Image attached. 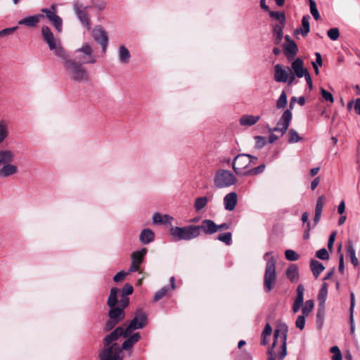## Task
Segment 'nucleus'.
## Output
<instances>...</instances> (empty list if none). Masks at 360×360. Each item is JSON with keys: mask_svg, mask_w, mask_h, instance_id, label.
Instances as JSON below:
<instances>
[{"mask_svg": "<svg viewBox=\"0 0 360 360\" xmlns=\"http://www.w3.org/2000/svg\"><path fill=\"white\" fill-rule=\"evenodd\" d=\"M121 328H115L103 339L104 348L101 350L100 360H122V349L117 343H113L121 337Z\"/></svg>", "mask_w": 360, "mask_h": 360, "instance_id": "nucleus-1", "label": "nucleus"}, {"mask_svg": "<svg viewBox=\"0 0 360 360\" xmlns=\"http://www.w3.org/2000/svg\"><path fill=\"white\" fill-rule=\"evenodd\" d=\"M288 336V326L285 324L281 325L279 329H276L274 333V342L271 347L268 349L267 360H276V353L274 351L276 345L280 343V352L278 353V360H283L287 355L286 340Z\"/></svg>", "mask_w": 360, "mask_h": 360, "instance_id": "nucleus-2", "label": "nucleus"}, {"mask_svg": "<svg viewBox=\"0 0 360 360\" xmlns=\"http://www.w3.org/2000/svg\"><path fill=\"white\" fill-rule=\"evenodd\" d=\"M61 59L63 60L65 70L72 80L77 82H84L89 81V73L82 65L77 63L75 60L69 58L68 53L65 54V58Z\"/></svg>", "mask_w": 360, "mask_h": 360, "instance_id": "nucleus-3", "label": "nucleus"}, {"mask_svg": "<svg viewBox=\"0 0 360 360\" xmlns=\"http://www.w3.org/2000/svg\"><path fill=\"white\" fill-rule=\"evenodd\" d=\"M292 112L290 110H285L281 115L276 127L274 128H269V132L270 133L269 142L274 143L275 141L283 136L287 131L292 120Z\"/></svg>", "mask_w": 360, "mask_h": 360, "instance_id": "nucleus-4", "label": "nucleus"}, {"mask_svg": "<svg viewBox=\"0 0 360 360\" xmlns=\"http://www.w3.org/2000/svg\"><path fill=\"white\" fill-rule=\"evenodd\" d=\"M14 153L9 150H0V177L6 178L10 176L14 175L18 172V167L11 164L14 160Z\"/></svg>", "mask_w": 360, "mask_h": 360, "instance_id": "nucleus-5", "label": "nucleus"}, {"mask_svg": "<svg viewBox=\"0 0 360 360\" xmlns=\"http://www.w3.org/2000/svg\"><path fill=\"white\" fill-rule=\"evenodd\" d=\"M41 35L44 41L48 44L49 49L54 51L56 56L60 58H65L67 52L61 46L60 41L54 37L48 26L44 25L41 27Z\"/></svg>", "mask_w": 360, "mask_h": 360, "instance_id": "nucleus-6", "label": "nucleus"}, {"mask_svg": "<svg viewBox=\"0 0 360 360\" xmlns=\"http://www.w3.org/2000/svg\"><path fill=\"white\" fill-rule=\"evenodd\" d=\"M237 181L235 175L229 170L217 169L213 177L214 186L217 189H223L231 187Z\"/></svg>", "mask_w": 360, "mask_h": 360, "instance_id": "nucleus-7", "label": "nucleus"}, {"mask_svg": "<svg viewBox=\"0 0 360 360\" xmlns=\"http://www.w3.org/2000/svg\"><path fill=\"white\" fill-rule=\"evenodd\" d=\"M147 324V315L142 309H138L135 312L134 317L127 327L119 326L121 328V336L128 337L137 329L143 328Z\"/></svg>", "mask_w": 360, "mask_h": 360, "instance_id": "nucleus-8", "label": "nucleus"}, {"mask_svg": "<svg viewBox=\"0 0 360 360\" xmlns=\"http://www.w3.org/2000/svg\"><path fill=\"white\" fill-rule=\"evenodd\" d=\"M170 233L175 240H190L199 236L198 229L195 225L172 226Z\"/></svg>", "mask_w": 360, "mask_h": 360, "instance_id": "nucleus-9", "label": "nucleus"}, {"mask_svg": "<svg viewBox=\"0 0 360 360\" xmlns=\"http://www.w3.org/2000/svg\"><path fill=\"white\" fill-rule=\"evenodd\" d=\"M277 280L276 273V261L273 257H271L266 264L264 276V290L268 293L274 288Z\"/></svg>", "mask_w": 360, "mask_h": 360, "instance_id": "nucleus-10", "label": "nucleus"}, {"mask_svg": "<svg viewBox=\"0 0 360 360\" xmlns=\"http://www.w3.org/2000/svg\"><path fill=\"white\" fill-rule=\"evenodd\" d=\"M89 8L90 6H84L78 1H75L72 3V8L75 15L87 30H89L91 27L90 15L87 11Z\"/></svg>", "mask_w": 360, "mask_h": 360, "instance_id": "nucleus-11", "label": "nucleus"}, {"mask_svg": "<svg viewBox=\"0 0 360 360\" xmlns=\"http://www.w3.org/2000/svg\"><path fill=\"white\" fill-rule=\"evenodd\" d=\"M75 53H77L76 56V59L78 60L77 63L81 65L95 63L96 62V57L93 54V50L87 43L83 44L81 48L76 49Z\"/></svg>", "mask_w": 360, "mask_h": 360, "instance_id": "nucleus-12", "label": "nucleus"}, {"mask_svg": "<svg viewBox=\"0 0 360 360\" xmlns=\"http://www.w3.org/2000/svg\"><path fill=\"white\" fill-rule=\"evenodd\" d=\"M232 167L237 175L248 174V154H239L232 161Z\"/></svg>", "mask_w": 360, "mask_h": 360, "instance_id": "nucleus-13", "label": "nucleus"}, {"mask_svg": "<svg viewBox=\"0 0 360 360\" xmlns=\"http://www.w3.org/2000/svg\"><path fill=\"white\" fill-rule=\"evenodd\" d=\"M92 34L94 39L101 46L103 52L105 53L108 43V37L105 31L101 26L97 25L93 29Z\"/></svg>", "mask_w": 360, "mask_h": 360, "instance_id": "nucleus-14", "label": "nucleus"}, {"mask_svg": "<svg viewBox=\"0 0 360 360\" xmlns=\"http://www.w3.org/2000/svg\"><path fill=\"white\" fill-rule=\"evenodd\" d=\"M41 12L45 14L46 18L53 25L57 31L62 30L63 20L60 16L48 8H41Z\"/></svg>", "mask_w": 360, "mask_h": 360, "instance_id": "nucleus-15", "label": "nucleus"}, {"mask_svg": "<svg viewBox=\"0 0 360 360\" xmlns=\"http://www.w3.org/2000/svg\"><path fill=\"white\" fill-rule=\"evenodd\" d=\"M44 15L41 13L29 15L22 18L18 22L19 25H25L28 27H36L40 21L44 19Z\"/></svg>", "mask_w": 360, "mask_h": 360, "instance_id": "nucleus-16", "label": "nucleus"}, {"mask_svg": "<svg viewBox=\"0 0 360 360\" xmlns=\"http://www.w3.org/2000/svg\"><path fill=\"white\" fill-rule=\"evenodd\" d=\"M198 229L199 236L202 231L206 235H211L217 232V224L211 219H204L201 224L196 226Z\"/></svg>", "mask_w": 360, "mask_h": 360, "instance_id": "nucleus-17", "label": "nucleus"}, {"mask_svg": "<svg viewBox=\"0 0 360 360\" xmlns=\"http://www.w3.org/2000/svg\"><path fill=\"white\" fill-rule=\"evenodd\" d=\"M304 287L302 284L298 285L296 290V297L292 304V310L294 314H296L299 311L300 309L304 304Z\"/></svg>", "mask_w": 360, "mask_h": 360, "instance_id": "nucleus-18", "label": "nucleus"}, {"mask_svg": "<svg viewBox=\"0 0 360 360\" xmlns=\"http://www.w3.org/2000/svg\"><path fill=\"white\" fill-rule=\"evenodd\" d=\"M290 72L291 70L289 68L286 70L283 68L281 65L277 64L274 67V79L277 82H286Z\"/></svg>", "mask_w": 360, "mask_h": 360, "instance_id": "nucleus-19", "label": "nucleus"}, {"mask_svg": "<svg viewBox=\"0 0 360 360\" xmlns=\"http://www.w3.org/2000/svg\"><path fill=\"white\" fill-rule=\"evenodd\" d=\"M238 202V195L235 192H231L224 197L223 202L224 209L227 211H232L235 209Z\"/></svg>", "mask_w": 360, "mask_h": 360, "instance_id": "nucleus-20", "label": "nucleus"}, {"mask_svg": "<svg viewBox=\"0 0 360 360\" xmlns=\"http://www.w3.org/2000/svg\"><path fill=\"white\" fill-rule=\"evenodd\" d=\"M292 69L293 70L295 75L301 78L304 75V72H307V69L304 68V62L300 58H296L291 64Z\"/></svg>", "mask_w": 360, "mask_h": 360, "instance_id": "nucleus-21", "label": "nucleus"}, {"mask_svg": "<svg viewBox=\"0 0 360 360\" xmlns=\"http://www.w3.org/2000/svg\"><path fill=\"white\" fill-rule=\"evenodd\" d=\"M110 308V309L108 312V316L110 319L115 320L119 323L124 320L125 314L122 308L118 307H112Z\"/></svg>", "mask_w": 360, "mask_h": 360, "instance_id": "nucleus-22", "label": "nucleus"}, {"mask_svg": "<svg viewBox=\"0 0 360 360\" xmlns=\"http://www.w3.org/2000/svg\"><path fill=\"white\" fill-rule=\"evenodd\" d=\"M128 338L122 343L121 349L129 350L140 340L141 335L139 333H136L131 335H129Z\"/></svg>", "mask_w": 360, "mask_h": 360, "instance_id": "nucleus-23", "label": "nucleus"}, {"mask_svg": "<svg viewBox=\"0 0 360 360\" xmlns=\"http://www.w3.org/2000/svg\"><path fill=\"white\" fill-rule=\"evenodd\" d=\"M155 239V233L150 229H144L139 235V240L143 244H148Z\"/></svg>", "mask_w": 360, "mask_h": 360, "instance_id": "nucleus-24", "label": "nucleus"}, {"mask_svg": "<svg viewBox=\"0 0 360 360\" xmlns=\"http://www.w3.org/2000/svg\"><path fill=\"white\" fill-rule=\"evenodd\" d=\"M283 50L286 57L290 59L297 54L298 48L295 41H290L289 44L283 45Z\"/></svg>", "mask_w": 360, "mask_h": 360, "instance_id": "nucleus-25", "label": "nucleus"}, {"mask_svg": "<svg viewBox=\"0 0 360 360\" xmlns=\"http://www.w3.org/2000/svg\"><path fill=\"white\" fill-rule=\"evenodd\" d=\"M287 278L292 282H297L299 279V271L296 264H291L285 271Z\"/></svg>", "mask_w": 360, "mask_h": 360, "instance_id": "nucleus-26", "label": "nucleus"}, {"mask_svg": "<svg viewBox=\"0 0 360 360\" xmlns=\"http://www.w3.org/2000/svg\"><path fill=\"white\" fill-rule=\"evenodd\" d=\"M310 269L314 277L317 278L321 273L325 269V267L321 262L312 259L310 261Z\"/></svg>", "mask_w": 360, "mask_h": 360, "instance_id": "nucleus-27", "label": "nucleus"}, {"mask_svg": "<svg viewBox=\"0 0 360 360\" xmlns=\"http://www.w3.org/2000/svg\"><path fill=\"white\" fill-rule=\"evenodd\" d=\"M130 56L129 50L124 45H121L118 51L119 61L121 63L127 64L129 62Z\"/></svg>", "mask_w": 360, "mask_h": 360, "instance_id": "nucleus-28", "label": "nucleus"}, {"mask_svg": "<svg viewBox=\"0 0 360 360\" xmlns=\"http://www.w3.org/2000/svg\"><path fill=\"white\" fill-rule=\"evenodd\" d=\"M146 253V248H142L141 250L134 252L131 255V262L140 266Z\"/></svg>", "mask_w": 360, "mask_h": 360, "instance_id": "nucleus-29", "label": "nucleus"}, {"mask_svg": "<svg viewBox=\"0 0 360 360\" xmlns=\"http://www.w3.org/2000/svg\"><path fill=\"white\" fill-rule=\"evenodd\" d=\"M285 25H275L274 26L273 32L274 35V44H279L283 37V29Z\"/></svg>", "mask_w": 360, "mask_h": 360, "instance_id": "nucleus-30", "label": "nucleus"}, {"mask_svg": "<svg viewBox=\"0 0 360 360\" xmlns=\"http://www.w3.org/2000/svg\"><path fill=\"white\" fill-rule=\"evenodd\" d=\"M327 294H328V285L326 283H324L322 285V286L319 292V294H318V300L319 301V307H322L323 308L324 303L326 300Z\"/></svg>", "mask_w": 360, "mask_h": 360, "instance_id": "nucleus-31", "label": "nucleus"}, {"mask_svg": "<svg viewBox=\"0 0 360 360\" xmlns=\"http://www.w3.org/2000/svg\"><path fill=\"white\" fill-rule=\"evenodd\" d=\"M347 248V255L350 257L352 264L354 265V266H357L359 264V260L356 257L355 250L352 242H349Z\"/></svg>", "mask_w": 360, "mask_h": 360, "instance_id": "nucleus-32", "label": "nucleus"}, {"mask_svg": "<svg viewBox=\"0 0 360 360\" xmlns=\"http://www.w3.org/2000/svg\"><path fill=\"white\" fill-rule=\"evenodd\" d=\"M117 292H118L117 288H111L110 292V295H109V297H108V302H107V304L109 306V307H116V305L118 302V300L117 297Z\"/></svg>", "mask_w": 360, "mask_h": 360, "instance_id": "nucleus-33", "label": "nucleus"}, {"mask_svg": "<svg viewBox=\"0 0 360 360\" xmlns=\"http://www.w3.org/2000/svg\"><path fill=\"white\" fill-rule=\"evenodd\" d=\"M309 18H310V16L308 15H304L302 17V29H301L300 32L303 37H305L310 31Z\"/></svg>", "mask_w": 360, "mask_h": 360, "instance_id": "nucleus-34", "label": "nucleus"}, {"mask_svg": "<svg viewBox=\"0 0 360 360\" xmlns=\"http://www.w3.org/2000/svg\"><path fill=\"white\" fill-rule=\"evenodd\" d=\"M208 198L205 196L197 198L194 202V207L196 212L202 210L208 202Z\"/></svg>", "mask_w": 360, "mask_h": 360, "instance_id": "nucleus-35", "label": "nucleus"}, {"mask_svg": "<svg viewBox=\"0 0 360 360\" xmlns=\"http://www.w3.org/2000/svg\"><path fill=\"white\" fill-rule=\"evenodd\" d=\"M8 135V124L5 120H0V144Z\"/></svg>", "mask_w": 360, "mask_h": 360, "instance_id": "nucleus-36", "label": "nucleus"}, {"mask_svg": "<svg viewBox=\"0 0 360 360\" xmlns=\"http://www.w3.org/2000/svg\"><path fill=\"white\" fill-rule=\"evenodd\" d=\"M269 13L271 18L280 21V25H285V15L283 12L269 11Z\"/></svg>", "mask_w": 360, "mask_h": 360, "instance_id": "nucleus-37", "label": "nucleus"}, {"mask_svg": "<svg viewBox=\"0 0 360 360\" xmlns=\"http://www.w3.org/2000/svg\"><path fill=\"white\" fill-rule=\"evenodd\" d=\"M314 307V302L312 300L306 301L302 309V314L308 316L309 314L312 311Z\"/></svg>", "mask_w": 360, "mask_h": 360, "instance_id": "nucleus-38", "label": "nucleus"}, {"mask_svg": "<svg viewBox=\"0 0 360 360\" xmlns=\"http://www.w3.org/2000/svg\"><path fill=\"white\" fill-rule=\"evenodd\" d=\"M218 240L229 245L231 243L232 234L231 232L221 233L217 237Z\"/></svg>", "mask_w": 360, "mask_h": 360, "instance_id": "nucleus-39", "label": "nucleus"}, {"mask_svg": "<svg viewBox=\"0 0 360 360\" xmlns=\"http://www.w3.org/2000/svg\"><path fill=\"white\" fill-rule=\"evenodd\" d=\"M309 7L310 12L315 20H318L321 18L318 9L316 8V4L314 0H309Z\"/></svg>", "mask_w": 360, "mask_h": 360, "instance_id": "nucleus-40", "label": "nucleus"}, {"mask_svg": "<svg viewBox=\"0 0 360 360\" xmlns=\"http://www.w3.org/2000/svg\"><path fill=\"white\" fill-rule=\"evenodd\" d=\"M288 143H292L300 141L302 139L298 133L293 129H290L288 132Z\"/></svg>", "mask_w": 360, "mask_h": 360, "instance_id": "nucleus-41", "label": "nucleus"}, {"mask_svg": "<svg viewBox=\"0 0 360 360\" xmlns=\"http://www.w3.org/2000/svg\"><path fill=\"white\" fill-rule=\"evenodd\" d=\"M325 202H326V198L324 195H321L318 198L316 204L315 213H319V214L322 213V210H323Z\"/></svg>", "mask_w": 360, "mask_h": 360, "instance_id": "nucleus-42", "label": "nucleus"}, {"mask_svg": "<svg viewBox=\"0 0 360 360\" xmlns=\"http://www.w3.org/2000/svg\"><path fill=\"white\" fill-rule=\"evenodd\" d=\"M170 290V288L169 286H165L162 288L160 290L155 292L154 295V300L158 301L162 299L164 296L167 295V293Z\"/></svg>", "mask_w": 360, "mask_h": 360, "instance_id": "nucleus-43", "label": "nucleus"}, {"mask_svg": "<svg viewBox=\"0 0 360 360\" xmlns=\"http://www.w3.org/2000/svg\"><path fill=\"white\" fill-rule=\"evenodd\" d=\"M287 105V96L285 92L283 91L280 95L279 98L277 101L276 106L278 108H284Z\"/></svg>", "mask_w": 360, "mask_h": 360, "instance_id": "nucleus-44", "label": "nucleus"}, {"mask_svg": "<svg viewBox=\"0 0 360 360\" xmlns=\"http://www.w3.org/2000/svg\"><path fill=\"white\" fill-rule=\"evenodd\" d=\"M285 258L291 262L297 261L300 258V255L292 250H287L285 252Z\"/></svg>", "mask_w": 360, "mask_h": 360, "instance_id": "nucleus-45", "label": "nucleus"}, {"mask_svg": "<svg viewBox=\"0 0 360 360\" xmlns=\"http://www.w3.org/2000/svg\"><path fill=\"white\" fill-rule=\"evenodd\" d=\"M327 35L331 40L335 41L340 37V30L337 27L330 28L328 30Z\"/></svg>", "mask_w": 360, "mask_h": 360, "instance_id": "nucleus-46", "label": "nucleus"}, {"mask_svg": "<svg viewBox=\"0 0 360 360\" xmlns=\"http://www.w3.org/2000/svg\"><path fill=\"white\" fill-rule=\"evenodd\" d=\"M306 316H307L304 315L303 314L302 315H299L295 321L296 327L301 330L304 328Z\"/></svg>", "mask_w": 360, "mask_h": 360, "instance_id": "nucleus-47", "label": "nucleus"}, {"mask_svg": "<svg viewBox=\"0 0 360 360\" xmlns=\"http://www.w3.org/2000/svg\"><path fill=\"white\" fill-rule=\"evenodd\" d=\"M320 91H321V96L326 101H329L330 103L334 102L333 96L332 95L331 93L328 92L323 88H321Z\"/></svg>", "mask_w": 360, "mask_h": 360, "instance_id": "nucleus-48", "label": "nucleus"}, {"mask_svg": "<svg viewBox=\"0 0 360 360\" xmlns=\"http://www.w3.org/2000/svg\"><path fill=\"white\" fill-rule=\"evenodd\" d=\"M264 168H265V165L262 164L257 167L250 169H249V176L250 175H257L259 174H261L264 170Z\"/></svg>", "mask_w": 360, "mask_h": 360, "instance_id": "nucleus-49", "label": "nucleus"}, {"mask_svg": "<svg viewBox=\"0 0 360 360\" xmlns=\"http://www.w3.org/2000/svg\"><path fill=\"white\" fill-rule=\"evenodd\" d=\"M316 256L323 260L328 259L329 258V254L326 248H322L316 252Z\"/></svg>", "mask_w": 360, "mask_h": 360, "instance_id": "nucleus-50", "label": "nucleus"}, {"mask_svg": "<svg viewBox=\"0 0 360 360\" xmlns=\"http://www.w3.org/2000/svg\"><path fill=\"white\" fill-rule=\"evenodd\" d=\"M134 288L130 284H125L123 288L122 289V297H126L131 294H132Z\"/></svg>", "mask_w": 360, "mask_h": 360, "instance_id": "nucleus-51", "label": "nucleus"}, {"mask_svg": "<svg viewBox=\"0 0 360 360\" xmlns=\"http://www.w3.org/2000/svg\"><path fill=\"white\" fill-rule=\"evenodd\" d=\"M255 146L257 148H262L264 147L266 143V138L264 136H255Z\"/></svg>", "mask_w": 360, "mask_h": 360, "instance_id": "nucleus-52", "label": "nucleus"}, {"mask_svg": "<svg viewBox=\"0 0 360 360\" xmlns=\"http://www.w3.org/2000/svg\"><path fill=\"white\" fill-rule=\"evenodd\" d=\"M18 28V26L3 29L0 31V37L12 34Z\"/></svg>", "mask_w": 360, "mask_h": 360, "instance_id": "nucleus-53", "label": "nucleus"}, {"mask_svg": "<svg viewBox=\"0 0 360 360\" xmlns=\"http://www.w3.org/2000/svg\"><path fill=\"white\" fill-rule=\"evenodd\" d=\"M128 273L121 271L115 274L113 277V281L116 283L123 281Z\"/></svg>", "mask_w": 360, "mask_h": 360, "instance_id": "nucleus-54", "label": "nucleus"}, {"mask_svg": "<svg viewBox=\"0 0 360 360\" xmlns=\"http://www.w3.org/2000/svg\"><path fill=\"white\" fill-rule=\"evenodd\" d=\"M118 323H119L118 321L113 320L112 319H110L105 323V330L109 331V330H112Z\"/></svg>", "mask_w": 360, "mask_h": 360, "instance_id": "nucleus-55", "label": "nucleus"}, {"mask_svg": "<svg viewBox=\"0 0 360 360\" xmlns=\"http://www.w3.org/2000/svg\"><path fill=\"white\" fill-rule=\"evenodd\" d=\"M350 298H351V303H350V309H349V311H350L349 319L352 321H353L354 307V305H355V298H354V292H351L350 293Z\"/></svg>", "mask_w": 360, "mask_h": 360, "instance_id": "nucleus-56", "label": "nucleus"}, {"mask_svg": "<svg viewBox=\"0 0 360 360\" xmlns=\"http://www.w3.org/2000/svg\"><path fill=\"white\" fill-rule=\"evenodd\" d=\"M129 303V299L127 296L126 297H122L121 300H120V306L118 307H120L122 309V310L126 308Z\"/></svg>", "mask_w": 360, "mask_h": 360, "instance_id": "nucleus-57", "label": "nucleus"}, {"mask_svg": "<svg viewBox=\"0 0 360 360\" xmlns=\"http://www.w3.org/2000/svg\"><path fill=\"white\" fill-rule=\"evenodd\" d=\"M163 217L162 215L159 214L158 212H155L153 215V224H162Z\"/></svg>", "mask_w": 360, "mask_h": 360, "instance_id": "nucleus-58", "label": "nucleus"}, {"mask_svg": "<svg viewBox=\"0 0 360 360\" xmlns=\"http://www.w3.org/2000/svg\"><path fill=\"white\" fill-rule=\"evenodd\" d=\"M335 236H336V232H333L329 236V239H328V248L330 250H332V248H333Z\"/></svg>", "mask_w": 360, "mask_h": 360, "instance_id": "nucleus-59", "label": "nucleus"}, {"mask_svg": "<svg viewBox=\"0 0 360 360\" xmlns=\"http://www.w3.org/2000/svg\"><path fill=\"white\" fill-rule=\"evenodd\" d=\"M271 333L272 328L271 326L269 325V323H266L262 333V336H269L271 334Z\"/></svg>", "mask_w": 360, "mask_h": 360, "instance_id": "nucleus-60", "label": "nucleus"}, {"mask_svg": "<svg viewBox=\"0 0 360 360\" xmlns=\"http://www.w3.org/2000/svg\"><path fill=\"white\" fill-rule=\"evenodd\" d=\"M344 269H345V266H344V257H343V255H340V260H339L338 270H339V271L341 274H343L344 273Z\"/></svg>", "mask_w": 360, "mask_h": 360, "instance_id": "nucleus-61", "label": "nucleus"}, {"mask_svg": "<svg viewBox=\"0 0 360 360\" xmlns=\"http://www.w3.org/2000/svg\"><path fill=\"white\" fill-rule=\"evenodd\" d=\"M260 119L259 116L249 115V126L256 124Z\"/></svg>", "mask_w": 360, "mask_h": 360, "instance_id": "nucleus-62", "label": "nucleus"}, {"mask_svg": "<svg viewBox=\"0 0 360 360\" xmlns=\"http://www.w3.org/2000/svg\"><path fill=\"white\" fill-rule=\"evenodd\" d=\"M105 6H106V3L103 1H102L98 4H94V6L100 11H103V9H105Z\"/></svg>", "mask_w": 360, "mask_h": 360, "instance_id": "nucleus-63", "label": "nucleus"}, {"mask_svg": "<svg viewBox=\"0 0 360 360\" xmlns=\"http://www.w3.org/2000/svg\"><path fill=\"white\" fill-rule=\"evenodd\" d=\"M354 110L356 114L360 115V98H357L355 101Z\"/></svg>", "mask_w": 360, "mask_h": 360, "instance_id": "nucleus-64", "label": "nucleus"}]
</instances>
